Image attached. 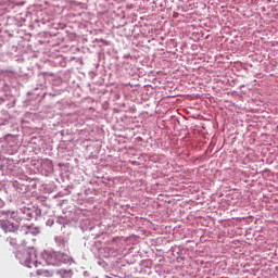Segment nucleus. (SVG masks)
<instances>
[{"instance_id":"3","label":"nucleus","mask_w":278,"mask_h":278,"mask_svg":"<svg viewBox=\"0 0 278 278\" xmlns=\"http://www.w3.org/2000/svg\"><path fill=\"white\" fill-rule=\"evenodd\" d=\"M4 203L3 200L0 199V207H3Z\"/></svg>"},{"instance_id":"1","label":"nucleus","mask_w":278,"mask_h":278,"mask_svg":"<svg viewBox=\"0 0 278 278\" xmlns=\"http://www.w3.org/2000/svg\"><path fill=\"white\" fill-rule=\"evenodd\" d=\"M14 218H16L15 212H0V227L5 233H14L18 230V220H14Z\"/></svg>"},{"instance_id":"2","label":"nucleus","mask_w":278,"mask_h":278,"mask_svg":"<svg viewBox=\"0 0 278 278\" xmlns=\"http://www.w3.org/2000/svg\"><path fill=\"white\" fill-rule=\"evenodd\" d=\"M23 257H24V264L25 266H27L28 268H38V262L36 261V253L31 250V251H26L23 253Z\"/></svg>"}]
</instances>
